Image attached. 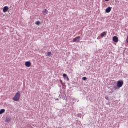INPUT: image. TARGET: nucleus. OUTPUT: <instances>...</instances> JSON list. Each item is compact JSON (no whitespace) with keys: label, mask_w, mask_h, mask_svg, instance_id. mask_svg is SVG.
Returning <instances> with one entry per match:
<instances>
[{"label":"nucleus","mask_w":128,"mask_h":128,"mask_svg":"<svg viewBox=\"0 0 128 128\" xmlns=\"http://www.w3.org/2000/svg\"><path fill=\"white\" fill-rule=\"evenodd\" d=\"M66 78L68 82L70 80V78H68V76H66Z\"/></svg>","instance_id":"nucleus-17"},{"label":"nucleus","mask_w":128,"mask_h":128,"mask_svg":"<svg viewBox=\"0 0 128 128\" xmlns=\"http://www.w3.org/2000/svg\"><path fill=\"white\" fill-rule=\"evenodd\" d=\"M112 40L114 42H118V38L116 36H114L112 38Z\"/></svg>","instance_id":"nucleus-4"},{"label":"nucleus","mask_w":128,"mask_h":128,"mask_svg":"<svg viewBox=\"0 0 128 128\" xmlns=\"http://www.w3.org/2000/svg\"><path fill=\"white\" fill-rule=\"evenodd\" d=\"M105 98L107 100H108V96H105Z\"/></svg>","instance_id":"nucleus-16"},{"label":"nucleus","mask_w":128,"mask_h":128,"mask_svg":"<svg viewBox=\"0 0 128 128\" xmlns=\"http://www.w3.org/2000/svg\"><path fill=\"white\" fill-rule=\"evenodd\" d=\"M106 32H102V33L100 34V36H101V37H102V38H104V36H106Z\"/></svg>","instance_id":"nucleus-9"},{"label":"nucleus","mask_w":128,"mask_h":128,"mask_svg":"<svg viewBox=\"0 0 128 128\" xmlns=\"http://www.w3.org/2000/svg\"><path fill=\"white\" fill-rule=\"evenodd\" d=\"M123 85H124V80H120L117 82L116 86L118 88H122V86Z\"/></svg>","instance_id":"nucleus-2"},{"label":"nucleus","mask_w":128,"mask_h":128,"mask_svg":"<svg viewBox=\"0 0 128 128\" xmlns=\"http://www.w3.org/2000/svg\"><path fill=\"white\" fill-rule=\"evenodd\" d=\"M114 88L115 90H116V87L114 86Z\"/></svg>","instance_id":"nucleus-19"},{"label":"nucleus","mask_w":128,"mask_h":128,"mask_svg":"<svg viewBox=\"0 0 128 128\" xmlns=\"http://www.w3.org/2000/svg\"><path fill=\"white\" fill-rule=\"evenodd\" d=\"M43 14L44 16H46V14H48V10L46 9H44L43 12Z\"/></svg>","instance_id":"nucleus-8"},{"label":"nucleus","mask_w":128,"mask_h":128,"mask_svg":"<svg viewBox=\"0 0 128 128\" xmlns=\"http://www.w3.org/2000/svg\"><path fill=\"white\" fill-rule=\"evenodd\" d=\"M105 0V2H108V0Z\"/></svg>","instance_id":"nucleus-18"},{"label":"nucleus","mask_w":128,"mask_h":128,"mask_svg":"<svg viewBox=\"0 0 128 128\" xmlns=\"http://www.w3.org/2000/svg\"><path fill=\"white\" fill-rule=\"evenodd\" d=\"M35 24L36 26H40L42 24V23L40 21H36Z\"/></svg>","instance_id":"nucleus-13"},{"label":"nucleus","mask_w":128,"mask_h":128,"mask_svg":"<svg viewBox=\"0 0 128 128\" xmlns=\"http://www.w3.org/2000/svg\"><path fill=\"white\" fill-rule=\"evenodd\" d=\"M4 112H6V110H4V109H1L0 110V114H4Z\"/></svg>","instance_id":"nucleus-12"},{"label":"nucleus","mask_w":128,"mask_h":128,"mask_svg":"<svg viewBox=\"0 0 128 128\" xmlns=\"http://www.w3.org/2000/svg\"><path fill=\"white\" fill-rule=\"evenodd\" d=\"M82 80H86V77H83Z\"/></svg>","instance_id":"nucleus-15"},{"label":"nucleus","mask_w":128,"mask_h":128,"mask_svg":"<svg viewBox=\"0 0 128 128\" xmlns=\"http://www.w3.org/2000/svg\"><path fill=\"white\" fill-rule=\"evenodd\" d=\"M110 10H112V7H108L106 10V12H107V13L110 12Z\"/></svg>","instance_id":"nucleus-7"},{"label":"nucleus","mask_w":128,"mask_h":128,"mask_svg":"<svg viewBox=\"0 0 128 128\" xmlns=\"http://www.w3.org/2000/svg\"><path fill=\"white\" fill-rule=\"evenodd\" d=\"M46 56H52V52H47L46 54Z\"/></svg>","instance_id":"nucleus-10"},{"label":"nucleus","mask_w":128,"mask_h":128,"mask_svg":"<svg viewBox=\"0 0 128 128\" xmlns=\"http://www.w3.org/2000/svg\"><path fill=\"white\" fill-rule=\"evenodd\" d=\"M25 66H27V68H30V66H32V63L28 61H27L25 62Z\"/></svg>","instance_id":"nucleus-5"},{"label":"nucleus","mask_w":128,"mask_h":128,"mask_svg":"<svg viewBox=\"0 0 128 128\" xmlns=\"http://www.w3.org/2000/svg\"><path fill=\"white\" fill-rule=\"evenodd\" d=\"M8 10V6H5L3 8V12H6Z\"/></svg>","instance_id":"nucleus-6"},{"label":"nucleus","mask_w":128,"mask_h":128,"mask_svg":"<svg viewBox=\"0 0 128 128\" xmlns=\"http://www.w3.org/2000/svg\"><path fill=\"white\" fill-rule=\"evenodd\" d=\"M80 36H76L73 40L74 42H80Z\"/></svg>","instance_id":"nucleus-3"},{"label":"nucleus","mask_w":128,"mask_h":128,"mask_svg":"<svg viewBox=\"0 0 128 128\" xmlns=\"http://www.w3.org/2000/svg\"><path fill=\"white\" fill-rule=\"evenodd\" d=\"M20 98V93L18 91V92H16L14 97L12 98V100L14 102H18Z\"/></svg>","instance_id":"nucleus-1"},{"label":"nucleus","mask_w":128,"mask_h":128,"mask_svg":"<svg viewBox=\"0 0 128 128\" xmlns=\"http://www.w3.org/2000/svg\"><path fill=\"white\" fill-rule=\"evenodd\" d=\"M66 76H68L66 75V74H63V77H64V78H66Z\"/></svg>","instance_id":"nucleus-14"},{"label":"nucleus","mask_w":128,"mask_h":128,"mask_svg":"<svg viewBox=\"0 0 128 128\" xmlns=\"http://www.w3.org/2000/svg\"><path fill=\"white\" fill-rule=\"evenodd\" d=\"M10 120H11L10 118V117L6 118V122H10Z\"/></svg>","instance_id":"nucleus-11"},{"label":"nucleus","mask_w":128,"mask_h":128,"mask_svg":"<svg viewBox=\"0 0 128 128\" xmlns=\"http://www.w3.org/2000/svg\"><path fill=\"white\" fill-rule=\"evenodd\" d=\"M60 82H62V80H60Z\"/></svg>","instance_id":"nucleus-20"}]
</instances>
